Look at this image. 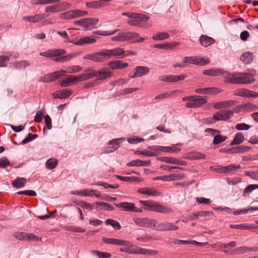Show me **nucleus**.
<instances>
[{
	"label": "nucleus",
	"mask_w": 258,
	"mask_h": 258,
	"mask_svg": "<svg viewBox=\"0 0 258 258\" xmlns=\"http://www.w3.org/2000/svg\"><path fill=\"white\" fill-rule=\"evenodd\" d=\"M226 82L233 84H251L255 81L252 75L249 73H228L225 76Z\"/></svg>",
	"instance_id": "f257e3e1"
},
{
	"label": "nucleus",
	"mask_w": 258,
	"mask_h": 258,
	"mask_svg": "<svg viewBox=\"0 0 258 258\" xmlns=\"http://www.w3.org/2000/svg\"><path fill=\"white\" fill-rule=\"evenodd\" d=\"M140 202L146 207L145 209L156 212H159L163 214H169L172 212V210L166 207L152 201H140Z\"/></svg>",
	"instance_id": "f03ea898"
},
{
	"label": "nucleus",
	"mask_w": 258,
	"mask_h": 258,
	"mask_svg": "<svg viewBox=\"0 0 258 258\" xmlns=\"http://www.w3.org/2000/svg\"><path fill=\"white\" fill-rule=\"evenodd\" d=\"M135 223L141 227H146L152 229L156 228V226L158 224L157 220L154 219H149L148 218H137L134 219Z\"/></svg>",
	"instance_id": "7ed1b4c3"
},
{
	"label": "nucleus",
	"mask_w": 258,
	"mask_h": 258,
	"mask_svg": "<svg viewBox=\"0 0 258 258\" xmlns=\"http://www.w3.org/2000/svg\"><path fill=\"white\" fill-rule=\"evenodd\" d=\"M138 33L135 32H119L117 35L112 37L111 40L114 41L123 42L132 40L134 38L138 37Z\"/></svg>",
	"instance_id": "20e7f679"
},
{
	"label": "nucleus",
	"mask_w": 258,
	"mask_h": 258,
	"mask_svg": "<svg viewBox=\"0 0 258 258\" xmlns=\"http://www.w3.org/2000/svg\"><path fill=\"white\" fill-rule=\"evenodd\" d=\"M105 59H108L112 56L117 58H122L125 57V50L123 48L116 47L111 49L104 50Z\"/></svg>",
	"instance_id": "39448f33"
},
{
	"label": "nucleus",
	"mask_w": 258,
	"mask_h": 258,
	"mask_svg": "<svg viewBox=\"0 0 258 258\" xmlns=\"http://www.w3.org/2000/svg\"><path fill=\"white\" fill-rule=\"evenodd\" d=\"M66 73L64 71L60 70L56 71L53 73L47 74L43 76L40 77L38 79V81L39 82L49 83L55 80L60 76L64 75Z\"/></svg>",
	"instance_id": "423d86ee"
},
{
	"label": "nucleus",
	"mask_w": 258,
	"mask_h": 258,
	"mask_svg": "<svg viewBox=\"0 0 258 258\" xmlns=\"http://www.w3.org/2000/svg\"><path fill=\"white\" fill-rule=\"evenodd\" d=\"M233 115V111L229 110H222L213 114V119L214 121L226 120L230 118Z\"/></svg>",
	"instance_id": "0eeeda50"
},
{
	"label": "nucleus",
	"mask_w": 258,
	"mask_h": 258,
	"mask_svg": "<svg viewBox=\"0 0 258 258\" xmlns=\"http://www.w3.org/2000/svg\"><path fill=\"white\" fill-rule=\"evenodd\" d=\"M207 101L206 98L200 96H194L191 101H188L185 104V106L188 108H196L206 104Z\"/></svg>",
	"instance_id": "6e6552de"
},
{
	"label": "nucleus",
	"mask_w": 258,
	"mask_h": 258,
	"mask_svg": "<svg viewBox=\"0 0 258 258\" xmlns=\"http://www.w3.org/2000/svg\"><path fill=\"white\" fill-rule=\"evenodd\" d=\"M178 229V226L172 222H163L158 224L157 226H156L155 230L159 231H167L176 230Z\"/></svg>",
	"instance_id": "1a4fd4ad"
},
{
	"label": "nucleus",
	"mask_w": 258,
	"mask_h": 258,
	"mask_svg": "<svg viewBox=\"0 0 258 258\" xmlns=\"http://www.w3.org/2000/svg\"><path fill=\"white\" fill-rule=\"evenodd\" d=\"M118 208H121L123 211L141 213L142 210L135 206L133 203L123 202L119 204H114Z\"/></svg>",
	"instance_id": "9d476101"
},
{
	"label": "nucleus",
	"mask_w": 258,
	"mask_h": 258,
	"mask_svg": "<svg viewBox=\"0 0 258 258\" xmlns=\"http://www.w3.org/2000/svg\"><path fill=\"white\" fill-rule=\"evenodd\" d=\"M78 77L79 82L85 81L94 77H97V71L92 67H89L84 71V72Z\"/></svg>",
	"instance_id": "9b49d317"
},
{
	"label": "nucleus",
	"mask_w": 258,
	"mask_h": 258,
	"mask_svg": "<svg viewBox=\"0 0 258 258\" xmlns=\"http://www.w3.org/2000/svg\"><path fill=\"white\" fill-rule=\"evenodd\" d=\"M84 59H89L93 61L102 62L105 59L104 50L101 52H98L85 55L83 57Z\"/></svg>",
	"instance_id": "f8f14e48"
},
{
	"label": "nucleus",
	"mask_w": 258,
	"mask_h": 258,
	"mask_svg": "<svg viewBox=\"0 0 258 258\" xmlns=\"http://www.w3.org/2000/svg\"><path fill=\"white\" fill-rule=\"evenodd\" d=\"M234 94L236 96L247 97L256 98L258 97V93L246 89H240L234 91Z\"/></svg>",
	"instance_id": "ddd939ff"
},
{
	"label": "nucleus",
	"mask_w": 258,
	"mask_h": 258,
	"mask_svg": "<svg viewBox=\"0 0 258 258\" xmlns=\"http://www.w3.org/2000/svg\"><path fill=\"white\" fill-rule=\"evenodd\" d=\"M102 240L104 243L110 244H113L118 246H125L128 247L131 246V243L129 241L118 239L103 238L102 239Z\"/></svg>",
	"instance_id": "4468645a"
},
{
	"label": "nucleus",
	"mask_w": 258,
	"mask_h": 258,
	"mask_svg": "<svg viewBox=\"0 0 258 258\" xmlns=\"http://www.w3.org/2000/svg\"><path fill=\"white\" fill-rule=\"evenodd\" d=\"M65 54H66V51L63 49H49L39 53L40 55L45 57L57 56Z\"/></svg>",
	"instance_id": "2eb2a0df"
},
{
	"label": "nucleus",
	"mask_w": 258,
	"mask_h": 258,
	"mask_svg": "<svg viewBox=\"0 0 258 258\" xmlns=\"http://www.w3.org/2000/svg\"><path fill=\"white\" fill-rule=\"evenodd\" d=\"M203 74L206 76L216 77L223 75L225 77L227 74V72H224L222 70L218 68L210 69L205 70L203 72Z\"/></svg>",
	"instance_id": "dca6fc26"
},
{
	"label": "nucleus",
	"mask_w": 258,
	"mask_h": 258,
	"mask_svg": "<svg viewBox=\"0 0 258 258\" xmlns=\"http://www.w3.org/2000/svg\"><path fill=\"white\" fill-rule=\"evenodd\" d=\"M150 69L145 66H138L135 68V72L133 76H130L131 78L141 77L149 73Z\"/></svg>",
	"instance_id": "f3484780"
},
{
	"label": "nucleus",
	"mask_w": 258,
	"mask_h": 258,
	"mask_svg": "<svg viewBox=\"0 0 258 258\" xmlns=\"http://www.w3.org/2000/svg\"><path fill=\"white\" fill-rule=\"evenodd\" d=\"M213 170L219 173H227L231 171L235 170L240 168L239 165H230L227 166H218L216 167H213Z\"/></svg>",
	"instance_id": "a211bd4d"
},
{
	"label": "nucleus",
	"mask_w": 258,
	"mask_h": 258,
	"mask_svg": "<svg viewBox=\"0 0 258 258\" xmlns=\"http://www.w3.org/2000/svg\"><path fill=\"white\" fill-rule=\"evenodd\" d=\"M69 42L73 43L75 45H83L85 44L94 43L96 42V40L91 36H85L78 39L77 41H70Z\"/></svg>",
	"instance_id": "6ab92c4d"
},
{
	"label": "nucleus",
	"mask_w": 258,
	"mask_h": 258,
	"mask_svg": "<svg viewBox=\"0 0 258 258\" xmlns=\"http://www.w3.org/2000/svg\"><path fill=\"white\" fill-rule=\"evenodd\" d=\"M160 161L169 164H173L177 165H184L185 162L183 161L179 160L178 159L173 157H162L158 158Z\"/></svg>",
	"instance_id": "aec40b11"
},
{
	"label": "nucleus",
	"mask_w": 258,
	"mask_h": 258,
	"mask_svg": "<svg viewBox=\"0 0 258 258\" xmlns=\"http://www.w3.org/2000/svg\"><path fill=\"white\" fill-rule=\"evenodd\" d=\"M112 75V73L106 71V69H102L98 71H97V82L100 80H105L109 78Z\"/></svg>",
	"instance_id": "412c9836"
},
{
	"label": "nucleus",
	"mask_w": 258,
	"mask_h": 258,
	"mask_svg": "<svg viewBox=\"0 0 258 258\" xmlns=\"http://www.w3.org/2000/svg\"><path fill=\"white\" fill-rule=\"evenodd\" d=\"M108 65L112 69L119 70L126 68L127 67L128 63L126 62L122 63L121 60H117L109 62Z\"/></svg>",
	"instance_id": "4be33fe9"
},
{
	"label": "nucleus",
	"mask_w": 258,
	"mask_h": 258,
	"mask_svg": "<svg viewBox=\"0 0 258 258\" xmlns=\"http://www.w3.org/2000/svg\"><path fill=\"white\" fill-rule=\"evenodd\" d=\"M249 150L250 148L247 146H241L240 147H233L231 149L226 150V153L229 154L239 153L247 152L249 151Z\"/></svg>",
	"instance_id": "5701e85b"
},
{
	"label": "nucleus",
	"mask_w": 258,
	"mask_h": 258,
	"mask_svg": "<svg viewBox=\"0 0 258 258\" xmlns=\"http://www.w3.org/2000/svg\"><path fill=\"white\" fill-rule=\"evenodd\" d=\"M72 94V92L69 89H63L60 91H57L53 94L55 98L59 99L66 98L69 97Z\"/></svg>",
	"instance_id": "b1692460"
},
{
	"label": "nucleus",
	"mask_w": 258,
	"mask_h": 258,
	"mask_svg": "<svg viewBox=\"0 0 258 258\" xmlns=\"http://www.w3.org/2000/svg\"><path fill=\"white\" fill-rule=\"evenodd\" d=\"M122 15L123 16H127L129 18H132L133 19H140V20H142L145 22L147 21L149 18L146 15L138 13H123Z\"/></svg>",
	"instance_id": "393cba45"
},
{
	"label": "nucleus",
	"mask_w": 258,
	"mask_h": 258,
	"mask_svg": "<svg viewBox=\"0 0 258 258\" xmlns=\"http://www.w3.org/2000/svg\"><path fill=\"white\" fill-rule=\"evenodd\" d=\"M12 65L16 69L21 70L29 67L30 66V63L27 60H22L13 62Z\"/></svg>",
	"instance_id": "a878e982"
},
{
	"label": "nucleus",
	"mask_w": 258,
	"mask_h": 258,
	"mask_svg": "<svg viewBox=\"0 0 258 258\" xmlns=\"http://www.w3.org/2000/svg\"><path fill=\"white\" fill-rule=\"evenodd\" d=\"M138 192L148 196H159L160 192L156 190L149 187L141 188L138 189Z\"/></svg>",
	"instance_id": "bb28decb"
},
{
	"label": "nucleus",
	"mask_w": 258,
	"mask_h": 258,
	"mask_svg": "<svg viewBox=\"0 0 258 258\" xmlns=\"http://www.w3.org/2000/svg\"><path fill=\"white\" fill-rule=\"evenodd\" d=\"M150 161H142L139 159L132 161L127 163L128 166H147L150 165Z\"/></svg>",
	"instance_id": "cd10ccee"
},
{
	"label": "nucleus",
	"mask_w": 258,
	"mask_h": 258,
	"mask_svg": "<svg viewBox=\"0 0 258 258\" xmlns=\"http://www.w3.org/2000/svg\"><path fill=\"white\" fill-rule=\"evenodd\" d=\"M26 183V179L24 178L17 177L12 182L13 187L17 188L23 187Z\"/></svg>",
	"instance_id": "c85d7f7f"
},
{
	"label": "nucleus",
	"mask_w": 258,
	"mask_h": 258,
	"mask_svg": "<svg viewBox=\"0 0 258 258\" xmlns=\"http://www.w3.org/2000/svg\"><path fill=\"white\" fill-rule=\"evenodd\" d=\"M200 41L201 44L205 47L209 46L215 42L214 39L206 35L201 36Z\"/></svg>",
	"instance_id": "c756f323"
},
{
	"label": "nucleus",
	"mask_w": 258,
	"mask_h": 258,
	"mask_svg": "<svg viewBox=\"0 0 258 258\" xmlns=\"http://www.w3.org/2000/svg\"><path fill=\"white\" fill-rule=\"evenodd\" d=\"M235 101H225L220 102L215 104L214 105V108L216 109H220L221 108H226L228 106H232L234 104Z\"/></svg>",
	"instance_id": "7c9ffc66"
},
{
	"label": "nucleus",
	"mask_w": 258,
	"mask_h": 258,
	"mask_svg": "<svg viewBox=\"0 0 258 258\" xmlns=\"http://www.w3.org/2000/svg\"><path fill=\"white\" fill-rule=\"evenodd\" d=\"M76 82H79L78 77L71 76L60 83L61 86L63 87L70 86L72 83Z\"/></svg>",
	"instance_id": "2f4dec72"
},
{
	"label": "nucleus",
	"mask_w": 258,
	"mask_h": 258,
	"mask_svg": "<svg viewBox=\"0 0 258 258\" xmlns=\"http://www.w3.org/2000/svg\"><path fill=\"white\" fill-rule=\"evenodd\" d=\"M253 59V55L250 52H246L243 53L240 57V59L245 64L250 63Z\"/></svg>",
	"instance_id": "473e14b6"
},
{
	"label": "nucleus",
	"mask_w": 258,
	"mask_h": 258,
	"mask_svg": "<svg viewBox=\"0 0 258 258\" xmlns=\"http://www.w3.org/2000/svg\"><path fill=\"white\" fill-rule=\"evenodd\" d=\"M98 21L99 19L98 18H85V28L88 30L91 29Z\"/></svg>",
	"instance_id": "72a5a7b5"
},
{
	"label": "nucleus",
	"mask_w": 258,
	"mask_h": 258,
	"mask_svg": "<svg viewBox=\"0 0 258 258\" xmlns=\"http://www.w3.org/2000/svg\"><path fill=\"white\" fill-rule=\"evenodd\" d=\"M230 227L237 229H246L250 230L253 228H257V227L253 226L251 224L244 223L238 225H230Z\"/></svg>",
	"instance_id": "f704fd0d"
},
{
	"label": "nucleus",
	"mask_w": 258,
	"mask_h": 258,
	"mask_svg": "<svg viewBox=\"0 0 258 258\" xmlns=\"http://www.w3.org/2000/svg\"><path fill=\"white\" fill-rule=\"evenodd\" d=\"M181 143H178L176 145H173L171 147H164L160 148L162 149V152H172V153H178L180 152V149L176 147V146H181Z\"/></svg>",
	"instance_id": "c9c22d12"
},
{
	"label": "nucleus",
	"mask_w": 258,
	"mask_h": 258,
	"mask_svg": "<svg viewBox=\"0 0 258 258\" xmlns=\"http://www.w3.org/2000/svg\"><path fill=\"white\" fill-rule=\"evenodd\" d=\"M244 136L241 133H237L233 140L231 142L230 145L233 146L234 145H238L243 142Z\"/></svg>",
	"instance_id": "e433bc0d"
},
{
	"label": "nucleus",
	"mask_w": 258,
	"mask_h": 258,
	"mask_svg": "<svg viewBox=\"0 0 258 258\" xmlns=\"http://www.w3.org/2000/svg\"><path fill=\"white\" fill-rule=\"evenodd\" d=\"M205 157V155L198 152H191L188 156V159L190 160H199L204 159Z\"/></svg>",
	"instance_id": "4c0bfd02"
},
{
	"label": "nucleus",
	"mask_w": 258,
	"mask_h": 258,
	"mask_svg": "<svg viewBox=\"0 0 258 258\" xmlns=\"http://www.w3.org/2000/svg\"><path fill=\"white\" fill-rule=\"evenodd\" d=\"M95 205L98 207H100L101 210H105L108 211H113L114 210L113 207L106 203L98 202L95 203Z\"/></svg>",
	"instance_id": "58836bf2"
},
{
	"label": "nucleus",
	"mask_w": 258,
	"mask_h": 258,
	"mask_svg": "<svg viewBox=\"0 0 258 258\" xmlns=\"http://www.w3.org/2000/svg\"><path fill=\"white\" fill-rule=\"evenodd\" d=\"M60 0H33L31 3L33 5H46L58 3Z\"/></svg>",
	"instance_id": "ea45409f"
},
{
	"label": "nucleus",
	"mask_w": 258,
	"mask_h": 258,
	"mask_svg": "<svg viewBox=\"0 0 258 258\" xmlns=\"http://www.w3.org/2000/svg\"><path fill=\"white\" fill-rule=\"evenodd\" d=\"M169 37L168 33L159 32L154 35L152 37L153 39L156 41L162 40L168 38Z\"/></svg>",
	"instance_id": "a19ab883"
},
{
	"label": "nucleus",
	"mask_w": 258,
	"mask_h": 258,
	"mask_svg": "<svg viewBox=\"0 0 258 258\" xmlns=\"http://www.w3.org/2000/svg\"><path fill=\"white\" fill-rule=\"evenodd\" d=\"M58 161L56 159L50 158L46 162V167L47 169H52L54 168L57 165Z\"/></svg>",
	"instance_id": "79ce46f5"
},
{
	"label": "nucleus",
	"mask_w": 258,
	"mask_h": 258,
	"mask_svg": "<svg viewBox=\"0 0 258 258\" xmlns=\"http://www.w3.org/2000/svg\"><path fill=\"white\" fill-rule=\"evenodd\" d=\"M138 253L145 255H156L158 251L155 250L140 248L138 250Z\"/></svg>",
	"instance_id": "37998d69"
},
{
	"label": "nucleus",
	"mask_w": 258,
	"mask_h": 258,
	"mask_svg": "<svg viewBox=\"0 0 258 258\" xmlns=\"http://www.w3.org/2000/svg\"><path fill=\"white\" fill-rule=\"evenodd\" d=\"M258 188V184L248 185L244 190L243 196L247 197L254 189Z\"/></svg>",
	"instance_id": "c03bdc74"
},
{
	"label": "nucleus",
	"mask_w": 258,
	"mask_h": 258,
	"mask_svg": "<svg viewBox=\"0 0 258 258\" xmlns=\"http://www.w3.org/2000/svg\"><path fill=\"white\" fill-rule=\"evenodd\" d=\"M106 225H111L114 229L116 230H119L121 228V226L120 224L116 221L114 220L113 219H109L105 221Z\"/></svg>",
	"instance_id": "a18cd8bd"
},
{
	"label": "nucleus",
	"mask_w": 258,
	"mask_h": 258,
	"mask_svg": "<svg viewBox=\"0 0 258 258\" xmlns=\"http://www.w3.org/2000/svg\"><path fill=\"white\" fill-rule=\"evenodd\" d=\"M75 54H68L65 56L58 57L54 58V60L56 62H64L70 60L71 59L75 56Z\"/></svg>",
	"instance_id": "49530a36"
},
{
	"label": "nucleus",
	"mask_w": 258,
	"mask_h": 258,
	"mask_svg": "<svg viewBox=\"0 0 258 258\" xmlns=\"http://www.w3.org/2000/svg\"><path fill=\"white\" fill-rule=\"evenodd\" d=\"M187 77L185 75H170V82H177L180 81H182Z\"/></svg>",
	"instance_id": "de8ad7c7"
},
{
	"label": "nucleus",
	"mask_w": 258,
	"mask_h": 258,
	"mask_svg": "<svg viewBox=\"0 0 258 258\" xmlns=\"http://www.w3.org/2000/svg\"><path fill=\"white\" fill-rule=\"evenodd\" d=\"M86 5L91 8H98L104 6V3L100 1H95L86 3Z\"/></svg>",
	"instance_id": "09e8293b"
},
{
	"label": "nucleus",
	"mask_w": 258,
	"mask_h": 258,
	"mask_svg": "<svg viewBox=\"0 0 258 258\" xmlns=\"http://www.w3.org/2000/svg\"><path fill=\"white\" fill-rule=\"evenodd\" d=\"M168 181L181 180L184 177L183 174H171L167 175Z\"/></svg>",
	"instance_id": "8fccbe9b"
},
{
	"label": "nucleus",
	"mask_w": 258,
	"mask_h": 258,
	"mask_svg": "<svg viewBox=\"0 0 258 258\" xmlns=\"http://www.w3.org/2000/svg\"><path fill=\"white\" fill-rule=\"evenodd\" d=\"M91 252L93 254H96L99 258H109L111 256V254L107 252H100L96 250H92Z\"/></svg>",
	"instance_id": "3c124183"
},
{
	"label": "nucleus",
	"mask_w": 258,
	"mask_h": 258,
	"mask_svg": "<svg viewBox=\"0 0 258 258\" xmlns=\"http://www.w3.org/2000/svg\"><path fill=\"white\" fill-rule=\"evenodd\" d=\"M227 139V137L224 136L219 135L214 138L213 141V144L214 145H217L223 142Z\"/></svg>",
	"instance_id": "603ef678"
},
{
	"label": "nucleus",
	"mask_w": 258,
	"mask_h": 258,
	"mask_svg": "<svg viewBox=\"0 0 258 258\" xmlns=\"http://www.w3.org/2000/svg\"><path fill=\"white\" fill-rule=\"evenodd\" d=\"M14 236L18 240L26 241L27 233L25 232H16Z\"/></svg>",
	"instance_id": "864d4df0"
},
{
	"label": "nucleus",
	"mask_w": 258,
	"mask_h": 258,
	"mask_svg": "<svg viewBox=\"0 0 258 258\" xmlns=\"http://www.w3.org/2000/svg\"><path fill=\"white\" fill-rule=\"evenodd\" d=\"M72 11H73V15H74V18L83 17L87 14V11H82V10H78V9L73 10Z\"/></svg>",
	"instance_id": "5fc2aeb1"
},
{
	"label": "nucleus",
	"mask_w": 258,
	"mask_h": 258,
	"mask_svg": "<svg viewBox=\"0 0 258 258\" xmlns=\"http://www.w3.org/2000/svg\"><path fill=\"white\" fill-rule=\"evenodd\" d=\"M242 107L244 110H248L249 111L255 110L257 108V107L256 105L251 103H245L242 106Z\"/></svg>",
	"instance_id": "6e6d98bb"
},
{
	"label": "nucleus",
	"mask_w": 258,
	"mask_h": 258,
	"mask_svg": "<svg viewBox=\"0 0 258 258\" xmlns=\"http://www.w3.org/2000/svg\"><path fill=\"white\" fill-rule=\"evenodd\" d=\"M68 70L67 72L65 71L66 72V73H75L82 71L83 70V68L80 67L79 66H74L68 68Z\"/></svg>",
	"instance_id": "4d7b16f0"
},
{
	"label": "nucleus",
	"mask_w": 258,
	"mask_h": 258,
	"mask_svg": "<svg viewBox=\"0 0 258 258\" xmlns=\"http://www.w3.org/2000/svg\"><path fill=\"white\" fill-rule=\"evenodd\" d=\"M60 17L63 19H74V15H73L72 11H69L61 14L60 15Z\"/></svg>",
	"instance_id": "13d9d810"
},
{
	"label": "nucleus",
	"mask_w": 258,
	"mask_h": 258,
	"mask_svg": "<svg viewBox=\"0 0 258 258\" xmlns=\"http://www.w3.org/2000/svg\"><path fill=\"white\" fill-rule=\"evenodd\" d=\"M41 238L39 237L32 233L28 234L26 241H41Z\"/></svg>",
	"instance_id": "bf43d9fd"
},
{
	"label": "nucleus",
	"mask_w": 258,
	"mask_h": 258,
	"mask_svg": "<svg viewBox=\"0 0 258 258\" xmlns=\"http://www.w3.org/2000/svg\"><path fill=\"white\" fill-rule=\"evenodd\" d=\"M96 190L93 189H85L80 190V196H88V197H92L93 196V192H95Z\"/></svg>",
	"instance_id": "052dcab7"
},
{
	"label": "nucleus",
	"mask_w": 258,
	"mask_h": 258,
	"mask_svg": "<svg viewBox=\"0 0 258 258\" xmlns=\"http://www.w3.org/2000/svg\"><path fill=\"white\" fill-rule=\"evenodd\" d=\"M10 60L8 56L0 55V67H6L7 66V62Z\"/></svg>",
	"instance_id": "680f3d73"
},
{
	"label": "nucleus",
	"mask_w": 258,
	"mask_h": 258,
	"mask_svg": "<svg viewBox=\"0 0 258 258\" xmlns=\"http://www.w3.org/2000/svg\"><path fill=\"white\" fill-rule=\"evenodd\" d=\"M58 12L62 11L68 9L70 7V5L66 2L60 3L56 5Z\"/></svg>",
	"instance_id": "e2e57ef3"
},
{
	"label": "nucleus",
	"mask_w": 258,
	"mask_h": 258,
	"mask_svg": "<svg viewBox=\"0 0 258 258\" xmlns=\"http://www.w3.org/2000/svg\"><path fill=\"white\" fill-rule=\"evenodd\" d=\"M10 165V162L6 157H3L0 159V168H5Z\"/></svg>",
	"instance_id": "0e129e2a"
},
{
	"label": "nucleus",
	"mask_w": 258,
	"mask_h": 258,
	"mask_svg": "<svg viewBox=\"0 0 258 258\" xmlns=\"http://www.w3.org/2000/svg\"><path fill=\"white\" fill-rule=\"evenodd\" d=\"M46 17L44 14H38L32 16V22L37 23Z\"/></svg>",
	"instance_id": "69168bd1"
},
{
	"label": "nucleus",
	"mask_w": 258,
	"mask_h": 258,
	"mask_svg": "<svg viewBox=\"0 0 258 258\" xmlns=\"http://www.w3.org/2000/svg\"><path fill=\"white\" fill-rule=\"evenodd\" d=\"M196 64L199 65H205L210 62L209 59H205L202 57H196Z\"/></svg>",
	"instance_id": "338daca9"
},
{
	"label": "nucleus",
	"mask_w": 258,
	"mask_h": 258,
	"mask_svg": "<svg viewBox=\"0 0 258 258\" xmlns=\"http://www.w3.org/2000/svg\"><path fill=\"white\" fill-rule=\"evenodd\" d=\"M235 128L239 131L248 130L250 128V125L244 123H238L236 125Z\"/></svg>",
	"instance_id": "774afa93"
}]
</instances>
